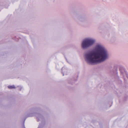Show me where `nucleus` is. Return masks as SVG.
<instances>
[{
    "instance_id": "39448f33",
    "label": "nucleus",
    "mask_w": 128,
    "mask_h": 128,
    "mask_svg": "<svg viewBox=\"0 0 128 128\" xmlns=\"http://www.w3.org/2000/svg\"><path fill=\"white\" fill-rule=\"evenodd\" d=\"M63 75L64 76V74H63Z\"/></svg>"
},
{
    "instance_id": "f257e3e1",
    "label": "nucleus",
    "mask_w": 128,
    "mask_h": 128,
    "mask_svg": "<svg viewBox=\"0 0 128 128\" xmlns=\"http://www.w3.org/2000/svg\"><path fill=\"white\" fill-rule=\"evenodd\" d=\"M86 61L88 64H94L102 62L108 58V54L106 49L102 45L98 44L94 50H89L84 55Z\"/></svg>"
},
{
    "instance_id": "7ed1b4c3",
    "label": "nucleus",
    "mask_w": 128,
    "mask_h": 128,
    "mask_svg": "<svg viewBox=\"0 0 128 128\" xmlns=\"http://www.w3.org/2000/svg\"><path fill=\"white\" fill-rule=\"evenodd\" d=\"M8 88L10 89L15 88V86L14 85H13L12 86H8Z\"/></svg>"
},
{
    "instance_id": "20e7f679",
    "label": "nucleus",
    "mask_w": 128,
    "mask_h": 128,
    "mask_svg": "<svg viewBox=\"0 0 128 128\" xmlns=\"http://www.w3.org/2000/svg\"><path fill=\"white\" fill-rule=\"evenodd\" d=\"M63 68H62V70L63 69Z\"/></svg>"
},
{
    "instance_id": "f03ea898",
    "label": "nucleus",
    "mask_w": 128,
    "mask_h": 128,
    "mask_svg": "<svg viewBox=\"0 0 128 128\" xmlns=\"http://www.w3.org/2000/svg\"><path fill=\"white\" fill-rule=\"evenodd\" d=\"M95 42V40L94 38H86L82 42L81 47L83 49H86L92 46Z\"/></svg>"
}]
</instances>
